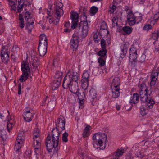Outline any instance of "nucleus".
I'll use <instances>...</instances> for the list:
<instances>
[{"label":"nucleus","mask_w":159,"mask_h":159,"mask_svg":"<svg viewBox=\"0 0 159 159\" xmlns=\"http://www.w3.org/2000/svg\"><path fill=\"white\" fill-rule=\"evenodd\" d=\"M83 17L84 18V21H81L77 27L79 15L76 12L70 13V18L72 20L71 28L75 29L70 42L71 48L73 49V51H76L78 48L80 36L82 38H84L88 33L89 27L87 17L85 15H84Z\"/></svg>","instance_id":"f257e3e1"},{"label":"nucleus","mask_w":159,"mask_h":159,"mask_svg":"<svg viewBox=\"0 0 159 159\" xmlns=\"http://www.w3.org/2000/svg\"><path fill=\"white\" fill-rule=\"evenodd\" d=\"M80 78L79 74L76 72H71L69 70L64 77L62 86L64 88H69L73 93L77 94L79 90L78 81Z\"/></svg>","instance_id":"f03ea898"},{"label":"nucleus","mask_w":159,"mask_h":159,"mask_svg":"<svg viewBox=\"0 0 159 159\" xmlns=\"http://www.w3.org/2000/svg\"><path fill=\"white\" fill-rule=\"evenodd\" d=\"M60 133L57 128L53 129L52 132V136L48 134L46 140L47 149L49 152L54 148L53 153L55 154L58 152L59 148L58 147L59 142Z\"/></svg>","instance_id":"7ed1b4c3"},{"label":"nucleus","mask_w":159,"mask_h":159,"mask_svg":"<svg viewBox=\"0 0 159 159\" xmlns=\"http://www.w3.org/2000/svg\"><path fill=\"white\" fill-rule=\"evenodd\" d=\"M107 135L103 133L98 132L95 134L92 137L93 144L94 147L100 150L104 149L107 141Z\"/></svg>","instance_id":"20e7f679"},{"label":"nucleus","mask_w":159,"mask_h":159,"mask_svg":"<svg viewBox=\"0 0 159 159\" xmlns=\"http://www.w3.org/2000/svg\"><path fill=\"white\" fill-rule=\"evenodd\" d=\"M21 67L22 74L19 79V80L22 82L25 81L28 78L30 68L28 63L25 61L21 63Z\"/></svg>","instance_id":"39448f33"},{"label":"nucleus","mask_w":159,"mask_h":159,"mask_svg":"<svg viewBox=\"0 0 159 159\" xmlns=\"http://www.w3.org/2000/svg\"><path fill=\"white\" fill-rule=\"evenodd\" d=\"M9 52L8 49L2 48L1 54V58L2 62L5 64H7L9 61Z\"/></svg>","instance_id":"423d86ee"},{"label":"nucleus","mask_w":159,"mask_h":159,"mask_svg":"<svg viewBox=\"0 0 159 159\" xmlns=\"http://www.w3.org/2000/svg\"><path fill=\"white\" fill-rule=\"evenodd\" d=\"M129 63H132L133 62H135L137 58V50L134 48H130L129 54Z\"/></svg>","instance_id":"0eeeda50"},{"label":"nucleus","mask_w":159,"mask_h":159,"mask_svg":"<svg viewBox=\"0 0 159 159\" xmlns=\"http://www.w3.org/2000/svg\"><path fill=\"white\" fill-rule=\"evenodd\" d=\"M55 123L56 126V128H60L61 131L65 129V119L63 116H60L55 121Z\"/></svg>","instance_id":"6e6552de"},{"label":"nucleus","mask_w":159,"mask_h":159,"mask_svg":"<svg viewBox=\"0 0 159 159\" xmlns=\"http://www.w3.org/2000/svg\"><path fill=\"white\" fill-rule=\"evenodd\" d=\"M134 17H135V15L133 14L131 11H129L128 13L127 19L130 26H133L136 24Z\"/></svg>","instance_id":"1a4fd4ad"},{"label":"nucleus","mask_w":159,"mask_h":159,"mask_svg":"<svg viewBox=\"0 0 159 159\" xmlns=\"http://www.w3.org/2000/svg\"><path fill=\"white\" fill-rule=\"evenodd\" d=\"M34 116L31 112L30 110H28L27 108L25 109L24 112L23 117L25 121L27 122H29L31 121V118Z\"/></svg>","instance_id":"9d476101"},{"label":"nucleus","mask_w":159,"mask_h":159,"mask_svg":"<svg viewBox=\"0 0 159 159\" xmlns=\"http://www.w3.org/2000/svg\"><path fill=\"white\" fill-rule=\"evenodd\" d=\"M152 91V90L148 91V92H146V93H141V92H139V94L141 101L143 102H145L147 101L148 98V95L149 96L150 95Z\"/></svg>","instance_id":"9b49d317"},{"label":"nucleus","mask_w":159,"mask_h":159,"mask_svg":"<svg viewBox=\"0 0 159 159\" xmlns=\"http://www.w3.org/2000/svg\"><path fill=\"white\" fill-rule=\"evenodd\" d=\"M56 14L57 16V22H58L59 21V18L60 17L63 15L64 12L63 10L61 8L60 6L56 5L55 8Z\"/></svg>","instance_id":"f8f14e48"},{"label":"nucleus","mask_w":159,"mask_h":159,"mask_svg":"<svg viewBox=\"0 0 159 159\" xmlns=\"http://www.w3.org/2000/svg\"><path fill=\"white\" fill-rule=\"evenodd\" d=\"M158 74V72L156 71L153 72L151 75V81L150 83V86L151 87L154 86L155 85L156 83V80Z\"/></svg>","instance_id":"ddd939ff"},{"label":"nucleus","mask_w":159,"mask_h":159,"mask_svg":"<svg viewBox=\"0 0 159 159\" xmlns=\"http://www.w3.org/2000/svg\"><path fill=\"white\" fill-rule=\"evenodd\" d=\"M120 79L118 77H115L113 79L112 82L111 88H120Z\"/></svg>","instance_id":"4468645a"},{"label":"nucleus","mask_w":159,"mask_h":159,"mask_svg":"<svg viewBox=\"0 0 159 159\" xmlns=\"http://www.w3.org/2000/svg\"><path fill=\"white\" fill-rule=\"evenodd\" d=\"M139 99V94L137 93H135L133 94L132 96L131 97L129 103L134 104L137 103L138 102Z\"/></svg>","instance_id":"2eb2a0df"},{"label":"nucleus","mask_w":159,"mask_h":159,"mask_svg":"<svg viewBox=\"0 0 159 159\" xmlns=\"http://www.w3.org/2000/svg\"><path fill=\"white\" fill-rule=\"evenodd\" d=\"M112 91V96L114 98H118L120 95V88H111Z\"/></svg>","instance_id":"dca6fc26"},{"label":"nucleus","mask_w":159,"mask_h":159,"mask_svg":"<svg viewBox=\"0 0 159 159\" xmlns=\"http://www.w3.org/2000/svg\"><path fill=\"white\" fill-rule=\"evenodd\" d=\"M127 47L125 43L121 47V52H120V57L122 58H124L127 53Z\"/></svg>","instance_id":"f3484780"},{"label":"nucleus","mask_w":159,"mask_h":159,"mask_svg":"<svg viewBox=\"0 0 159 159\" xmlns=\"http://www.w3.org/2000/svg\"><path fill=\"white\" fill-rule=\"evenodd\" d=\"M85 90H79L77 92L79 100H83L85 96V93L86 92Z\"/></svg>","instance_id":"a211bd4d"},{"label":"nucleus","mask_w":159,"mask_h":159,"mask_svg":"<svg viewBox=\"0 0 159 159\" xmlns=\"http://www.w3.org/2000/svg\"><path fill=\"white\" fill-rule=\"evenodd\" d=\"M89 79H82L81 86L84 90H86L89 85Z\"/></svg>","instance_id":"6ab92c4d"},{"label":"nucleus","mask_w":159,"mask_h":159,"mask_svg":"<svg viewBox=\"0 0 159 159\" xmlns=\"http://www.w3.org/2000/svg\"><path fill=\"white\" fill-rule=\"evenodd\" d=\"M120 28H121L123 31L125 33V34L129 35L132 32V28L128 26H125L123 27H121Z\"/></svg>","instance_id":"aec40b11"},{"label":"nucleus","mask_w":159,"mask_h":159,"mask_svg":"<svg viewBox=\"0 0 159 159\" xmlns=\"http://www.w3.org/2000/svg\"><path fill=\"white\" fill-rule=\"evenodd\" d=\"M124 152V149L122 147L120 149H117L115 152L116 157L119 158L122 155Z\"/></svg>","instance_id":"412c9836"},{"label":"nucleus","mask_w":159,"mask_h":159,"mask_svg":"<svg viewBox=\"0 0 159 159\" xmlns=\"http://www.w3.org/2000/svg\"><path fill=\"white\" fill-rule=\"evenodd\" d=\"M22 144V143L16 140L14 149L16 152L19 151V150L21 148Z\"/></svg>","instance_id":"4be33fe9"},{"label":"nucleus","mask_w":159,"mask_h":159,"mask_svg":"<svg viewBox=\"0 0 159 159\" xmlns=\"http://www.w3.org/2000/svg\"><path fill=\"white\" fill-rule=\"evenodd\" d=\"M38 49L39 55L41 56H44L47 52V48L38 47Z\"/></svg>","instance_id":"5701e85b"},{"label":"nucleus","mask_w":159,"mask_h":159,"mask_svg":"<svg viewBox=\"0 0 159 159\" xmlns=\"http://www.w3.org/2000/svg\"><path fill=\"white\" fill-rule=\"evenodd\" d=\"M39 60L37 57H34L32 65L34 68H36L39 66Z\"/></svg>","instance_id":"b1692460"},{"label":"nucleus","mask_w":159,"mask_h":159,"mask_svg":"<svg viewBox=\"0 0 159 159\" xmlns=\"http://www.w3.org/2000/svg\"><path fill=\"white\" fill-rule=\"evenodd\" d=\"M149 90H148V89L146 85L144 83H142L141 84L140 90L139 92L146 93L148 92Z\"/></svg>","instance_id":"393cba45"},{"label":"nucleus","mask_w":159,"mask_h":159,"mask_svg":"<svg viewBox=\"0 0 159 159\" xmlns=\"http://www.w3.org/2000/svg\"><path fill=\"white\" fill-rule=\"evenodd\" d=\"M107 53V49H102L97 53V54L100 57H104L106 56Z\"/></svg>","instance_id":"a878e982"},{"label":"nucleus","mask_w":159,"mask_h":159,"mask_svg":"<svg viewBox=\"0 0 159 159\" xmlns=\"http://www.w3.org/2000/svg\"><path fill=\"white\" fill-rule=\"evenodd\" d=\"M89 93L92 99H94L96 97V92L93 88H91L90 90Z\"/></svg>","instance_id":"bb28decb"},{"label":"nucleus","mask_w":159,"mask_h":159,"mask_svg":"<svg viewBox=\"0 0 159 159\" xmlns=\"http://www.w3.org/2000/svg\"><path fill=\"white\" fill-rule=\"evenodd\" d=\"M34 139V143L33 144V146H35V147H36V148L37 149H40V143L39 141L37 140H36L34 137L33 138Z\"/></svg>","instance_id":"cd10ccee"},{"label":"nucleus","mask_w":159,"mask_h":159,"mask_svg":"<svg viewBox=\"0 0 159 159\" xmlns=\"http://www.w3.org/2000/svg\"><path fill=\"white\" fill-rule=\"evenodd\" d=\"M11 120H9L7 123V127L8 131L10 132L12 129L14 124L12 122H11Z\"/></svg>","instance_id":"c85d7f7f"},{"label":"nucleus","mask_w":159,"mask_h":159,"mask_svg":"<svg viewBox=\"0 0 159 159\" xmlns=\"http://www.w3.org/2000/svg\"><path fill=\"white\" fill-rule=\"evenodd\" d=\"M98 8L95 6H93L90 9V12L92 14V15H94L98 11Z\"/></svg>","instance_id":"c756f323"},{"label":"nucleus","mask_w":159,"mask_h":159,"mask_svg":"<svg viewBox=\"0 0 159 159\" xmlns=\"http://www.w3.org/2000/svg\"><path fill=\"white\" fill-rule=\"evenodd\" d=\"M63 75V73L61 72L58 71L56 74L55 75V79L59 80L61 79V81L62 79V76Z\"/></svg>","instance_id":"7c9ffc66"},{"label":"nucleus","mask_w":159,"mask_h":159,"mask_svg":"<svg viewBox=\"0 0 159 159\" xmlns=\"http://www.w3.org/2000/svg\"><path fill=\"white\" fill-rule=\"evenodd\" d=\"M146 59V56L145 54H143L139 59V62L141 63L144 62L145 61Z\"/></svg>","instance_id":"2f4dec72"},{"label":"nucleus","mask_w":159,"mask_h":159,"mask_svg":"<svg viewBox=\"0 0 159 159\" xmlns=\"http://www.w3.org/2000/svg\"><path fill=\"white\" fill-rule=\"evenodd\" d=\"M89 73L88 71H85L83 73L82 78L89 80Z\"/></svg>","instance_id":"473e14b6"},{"label":"nucleus","mask_w":159,"mask_h":159,"mask_svg":"<svg viewBox=\"0 0 159 159\" xmlns=\"http://www.w3.org/2000/svg\"><path fill=\"white\" fill-rule=\"evenodd\" d=\"M24 137L23 135L21 134H19L16 140L23 143V142L24 141Z\"/></svg>","instance_id":"72a5a7b5"},{"label":"nucleus","mask_w":159,"mask_h":159,"mask_svg":"<svg viewBox=\"0 0 159 159\" xmlns=\"http://www.w3.org/2000/svg\"><path fill=\"white\" fill-rule=\"evenodd\" d=\"M33 21H32L31 22H28L26 24V27L28 30H31L33 28Z\"/></svg>","instance_id":"f704fd0d"},{"label":"nucleus","mask_w":159,"mask_h":159,"mask_svg":"<svg viewBox=\"0 0 159 159\" xmlns=\"http://www.w3.org/2000/svg\"><path fill=\"white\" fill-rule=\"evenodd\" d=\"M68 135V133L66 132H65L62 135V141L63 142H66L68 141V138L67 137Z\"/></svg>","instance_id":"c9c22d12"},{"label":"nucleus","mask_w":159,"mask_h":159,"mask_svg":"<svg viewBox=\"0 0 159 159\" xmlns=\"http://www.w3.org/2000/svg\"><path fill=\"white\" fill-rule=\"evenodd\" d=\"M98 62L102 66H104L105 64L104 60L101 57H99L98 58Z\"/></svg>","instance_id":"e433bc0d"},{"label":"nucleus","mask_w":159,"mask_h":159,"mask_svg":"<svg viewBox=\"0 0 159 159\" xmlns=\"http://www.w3.org/2000/svg\"><path fill=\"white\" fill-rule=\"evenodd\" d=\"M136 24H138L142 20V16L139 14V16H137L135 15V17H134Z\"/></svg>","instance_id":"4c0bfd02"},{"label":"nucleus","mask_w":159,"mask_h":159,"mask_svg":"<svg viewBox=\"0 0 159 159\" xmlns=\"http://www.w3.org/2000/svg\"><path fill=\"white\" fill-rule=\"evenodd\" d=\"M152 28V26L148 24L146 25L143 27V29L144 30L147 31H149L150 30H151Z\"/></svg>","instance_id":"58836bf2"},{"label":"nucleus","mask_w":159,"mask_h":159,"mask_svg":"<svg viewBox=\"0 0 159 159\" xmlns=\"http://www.w3.org/2000/svg\"><path fill=\"white\" fill-rule=\"evenodd\" d=\"M34 137L35 138H37L39 136V130L38 129H35L34 132Z\"/></svg>","instance_id":"ea45409f"},{"label":"nucleus","mask_w":159,"mask_h":159,"mask_svg":"<svg viewBox=\"0 0 159 159\" xmlns=\"http://www.w3.org/2000/svg\"><path fill=\"white\" fill-rule=\"evenodd\" d=\"M117 20H118V18L117 17H114L112 20V24L113 26L114 27L116 26H117L118 25L117 24Z\"/></svg>","instance_id":"a19ab883"},{"label":"nucleus","mask_w":159,"mask_h":159,"mask_svg":"<svg viewBox=\"0 0 159 159\" xmlns=\"http://www.w3.org/2000/svg\"><path fill=\"white\" fill-rule=\"evenodd\" d=\"M107 24L105 22H102L100 26V30H105L107 29Z\"/></svg>","instance_id":"79ce46f5"},{"label":"nucleus","mask_w":159,"mask_h":159,"mask_svg":"<svg viewBox=\"0 0 159 159\" xmlns=\"http://www.w3.org/2000/svg\"><path fill=\"white\" fill-rule=\"evenodd\" d=\"M106 44L105 41L103 39H101V45L102 49H106Z\"/></svg>","instance_id":"37998d69"},{"label":"nucleus","mask_w":159,"mask_h":159,"mask_svg":"<svg viewBox=\"0 0 159 159\" xmlns=\"http://www.w3.org/2000/svg\"><path fill=\"white\" fill-rule=\"evenodd\" d=\"M140 110V114L142 116H144L147 113L146 112L145 109L144 107H141Z\"/></svg>","instance_id":"c03bdc74"},{"label":"nucleus","mask_w":159,"mask_h":159,"mask_svg":"<svg viewBox=\"0 0 159 159\" xmlns=\"http://www.w3.org/2000/svg\"><path fill=\"white\" fill-rule=\"evenodd\" d=\"M18 4L17 7V11L20 13L23 10L24 4L19 3Z\"/></svg>","instance_id":"a18cd8bd"},{"label":"nucleus","mask_w":159,"mask_h":159,"mask_svg":"<svg viewBox=\"0 0 159 159\" xmlns=\"http://www.w3.org/2000/svg\"><path fill=\"white\" fill-rule=\"evenodd\" d=\"M159 19V11L154 15L152 22L154 21L156 22Z\"/></svg>","instance_id":"49530a36"},{"label":"nucleus","mask_w":159,"mask_h":159,"mask_svg":"<svg viewBox=\"0 0 159 159\" xmlns=\"http://www.w3.org/2000/svg\"><path fill=\"white\" fill-rule=\"evenodd\" d=\"M116 7L114 5H113L111 7H110V9L109 10V12L113 13L116 10Z\"/></svg>","instance_id":"de8ad7c7"},{"label":"nucleus","mask_w":159,"mask_h":159,"mask_svg":"<svg viewBox=\"0 0 159 159\" xmlns=\"http://www.w3.org/2000/svg\"><path fill=\"white\" fill-rule=\"evenodd\" d=\"M151 38L154 40H157L158 37L155 32L153 33L151 35Z\"/></svg>","instance_id":"09e8293b"},{"label":"nucleus","mask_w":159,"mask_h":159,"mask_svg":"<svg viewBox=\"0 0 159 159\" xmlns=\"http://www.w3.org/2000/svg\"><path fill=\"white\" fill-rule=\"evenodd\" d=\"M59 87V86L57 85L53 82L52 85V90H56L57 89H58Z\"/></svg>","instance_id":"8fccbe9b"},{"label":"nucleus","mask_w":159,"mask_h":159,"mask_svg":"<svg viewBox=\"0 0 159 159\" xmlns=\"http://www.w3.org/2000/svg\"><path fill=\"white\" fill-rule=\"evenodd\" d=\"M43 40L44 41L47 40V38L45 35L42 34L40 36L39 41H43Z\"/></svg>","instance_id":"3c124183"},{"label":"nucleus","mask_w":159,"mask_h":159,"mask_svg":"<svg viewBox=\"0 0 159 159\" xmlns=\"http://www.w3.org/2000/svg\"><path fill=\"white\" fill-rule=\"evenodd\" d=\"M155 103V101L153 100H152V102L151 103L149 102H148L147 105L149 108H152Z\"/></svg>","instance_id":"603ef678"},{"label":"nucleus","mask_w":159,"mask_h":159,"mask_svg":"<svg viewBox=\"0 0 159 159\" xmlns=\"http://www.w3.org/2000/svg\"><path fill=\"white\" fill-rule=\"evenodd\" d=\"M136 155L137 157L140 158H142L143 157V155L142 154L140 151L139 150L136 151Z\"/></svg>","instance_id":"864d4df0"},{"label":"nucleus","mask_w":159,"mask_h":159,"mask_svg":"<svg viewBox=\"0 0 159 159\" xmlns=\"http://www.w3.org/2000/svg\"><path fill=\"white\" fill-rule=\"evenodd\" d=\"M153 44L155 46V49L157 51H159V45L158 43H157L156 41H154L153 42Z\"/></svg>","instance_id":"5fc2aeb1"},{"label":"nucleus","mask_w":159,"mask_h":159,"mask_svg":"<svg viewBox=\"0 0 159 159\" xmlns=\"http://www.w3.org/2000/svg\"><path fill=\"white\" fill-rule=\"evenodd\" d=\"M79 108L80 109H82L84 107L83 100H79Z\"/></svg>","instance_id":"6e6d98bb"},{"label":"nucleus","mask_w":159,"mask_h":159,"mask_svg":"<svg viewBox=\"0 0 159 159\" xmlns=\"http://www.w3.org/2000/svg\"><path fill=\"white\" fill-rule=\"evenodd\" d=\"M4 133V134H5L4 133V132L3 131H2V132H1L0 133V136L2 138V139L3 140V141H4L5 140H6V135L5 134L3 135H2V133Z\"/></svg>","instance_id":"4d7b16f0"},{"label":"nucleus","mask_w":159,"mask_h":159,"mask_svg":"<svg viewBox=\"0 0 159 159\" xmlns=\"http://www.w3.org/2000/svg\"><path fill=\"white\" fill-rule=\"evenodd\" d=\"M98 35L97 33L95 34L94 35V41L96 43H98Z\"/></svg>","instance_id":"13d9d810"},{"label":"nucleus","mask_w":159,"mask_h":159,"mask_svg":"<svg viewBox=\"0 0 159 159\" xmlns=\"http://www.w3.org/2000/svg\"><path fill=\"white\" fill-rule=\"evenodd\" d=\"M61 79L60 78V79L59 80H57V79H55L53 81V82L57 84V85H58V86H60L61 84Z\"/></svg>","instance_id":"bf43d9fd"},{"label":"nucleus","mask_w":159,"mask_h":159,"mask_svg":"<svg viewBox=\"0 0 159 159\" xmlns=\"http://www.w3.org/2000/svg\"><path fill=\"white\" fill-rule=\"evenodd\" d=\"M9 2V5L11 6H13L15 4V3L17 0H8Z\"/></svg>","instance_id":"052dcab7"},{"label":"nucleus","mask_w":159,"mask_h":159,"mask_svg":"<svg viewBox=\"0 0 159 159\" xmlns=\"http://www.w3.org/2000/svg\"><path fill=\"white\" fill-rule=\"evenodd\" d=\"M31 151L30 150H28L26 151L25 153V155H26L27 157H30L31 154Z\"/></svg>","instance_id":"680f3d73"},{"label":"nucleus","mask_w":159,"mask_h":159,"mask_svg":"<svg viewBox=\"0 0 159 159\" xmlns=\"http://www.w3.org/2000/svg\"><path fill=\"white\" fill-rule=\"evenodd\" d=\"M21 84L19 83L18 84V93L19 95L21 94Z\"/></svg>","instance_id":"e2e57ef3"},{"label":"nucleus","mask_w":159,"mask_h":159,"mask_svg":"<svg viewBox=\"0 0 159 159\" xmlns=\"http://www.w3.org/2000/svg\"><path fill=\"white\" fill-rule=\"evenodd\" d=\"M70 22H65L64 26L66 28H69L70 27Z\"/></svg>","instance_id":"0e129e2a"},{"label":"nucleus","mask_w":159,"mask_h":159,"mask_svg":"<svg viewBox=\"0 0 159 159\" xmlns=\"http://www.w3.org/2000/svg\"><path fill=\"white\" fill-rule=\"evenodd\" d=\"M48 44V43H47V40H43V41H39V44H40V45H41V44Z\"/></svg>","instance_id":"69168bd1"},{"label":"nucleus","mask_w":159,"mask_h":159,"mask_svg":"<svg viewBox=\"0 0 159 159\" xmlns=\"http://www.w3.org/2000/svg\"><path fill=\"white\" fill-rule=\"evenodd\" d=\"M88 131L86 130L85 129H84V132L83 133V136L84 137H86L88 136Z\"/></svg>","instance_id":"338daca9"},{"label":"nucleus","mask_w":159,"mask_h":159,"mask_svg":"<svg viewBox=\"0 0 159 159\" xmlns=\"http://www.w3.org/2000/svg\"><path fill=\"white\" fill-rule=\"evenodd\" d=\"M24 21H21L19 22V25L21 28H23L24 27Z\"/></svg>","instance_id":"774afa93"}]
</instances>
